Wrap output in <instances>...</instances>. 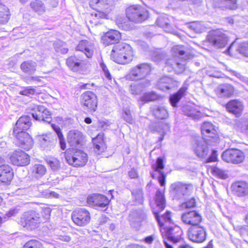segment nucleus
<instances>
[{
  "instance_id": "obj_1",
  "label": "nucleus",
  "mask_w": 248,
  "mask_h": 248,
  "mask_svg": "<svg viewBox=\"0 0 248 248\" xmlns=\"http://www.w3.org/2000/svg\"><path fill=\"white\" fill-rule=\"evenodd\" d=\"M133 55L130 45L123 43L115 45L110 54L114 61L122 64L131 62L133 59Z\"/></svg>"
},
{
  "instance_id": "obj_2",
  "label": "nucleus",
  "mask_w": 248,
  "mask_h": 248,
  "mask_svg": "<svg viewBox=\"0 0 248 248\" xmlns=\"http://www.w3.org/2000/svg\"><path fill=\"white\" fill-rule=\"evenodd\" d=\"M126 15L130 21L139 23L148 18V12L139 5L129 6L126 9Z\"/></svg>"
},
{
  "instance_id": "obj_3",
  "label": "nucleus",
  "mask_w": 248,
  "mask_h": 248,
  "mask_svg": "<svg viewBox=\"0 0 248 248\" xmlns=\"http://www.w3.org/2000/svg\"><path fill=\"white\" fill-rule=\"evenodd\" d=\"M41 222L40 214L34 211L24 213L20 219L21 225L30 230L37 228Z\"/></svg>"
},
{
  "instance_id": "obj_4",
  "label": "nucleus",
  "mask_w": 248,
  "mask_h": 248,
  "mask_svg": "<svg viewBox=\"0 0 248 248\" xmlns=\"http://www.w3.org/2000/svg\"><path fill=\"white\" fill-rule=\"evenodd\" d=\"M151 67L146 63H140L132 68L127 75V79L130 80H138L144 78L150 72Z\"/></svg>"
},
{
  "instance_id": "obj_5",
  "label": "nucleus",
  "mask_w": 248,
  "mask_h": 248,
  "mask_svg": "<svg viewBox=\"0 0 248 248\" xmlns=\"http://www.w3.org/2000/svg\"><path fill=\"white\" fill-rule=\"evenodd\" d=\"M87 154L81 150H74L72 155L66 154L65 159L67 163L76 167L85 166L88 161Z\"/></svg>"
},
{
  "instance_id": "obj_6",
  "label": "nucleus",
  "mask_w": 248,
  "mask_h": 248,
  "mask_svg": "<svg viewBox=\"0 0 248 248\" xmlns=\"http://www.w3.org/2000/svg\"><path fill=\"white\" fill-rule=\"evenodd\" d=\"M245 157L244 153L237 149H227L221 155V158L224 161L233 164L242 163L244 160Z\"/></svg>"
},
{
  "instance_id": "obj_7",
  "label": "nucleus",
  "mask_w": 248,
  "mask_h": 248,
  "mask_svg": "<svg viewBox=\"0 0 248 248\" xmlns=\"http://www.w3.org/2000/svg\"><path fill=\"white\" fill-rule=\"evenodd\" d=\"M80 104L85 109L91 112H94L97 107V97L92 92L87 91L83 93L80 98Z\"/></svg>"
},
{
  "instance_id": "obj_8",
  "label": "nucleus",
  "mask_w": 248,
  "mask_h": 248,
  "mask_svg": "<svg viewBox=\"0 0 248 248\" xmlns=\"http://www.w3.org/2000/svg\"><path fill=\"white\" fill-rule=\"evenodd\" d=\"M191 186L177 182L171 185L170 191L175 199H185L190 193Z\"/></svg>"
},
{
  "instance_id": "obj_9",
  "label": "nucleus",
  "mask_w": 248,
  "mask_h": 248,
  "mask_svg": "<svg viewBox=\"0 0 248 248\" xmlns=\"http://www.w3.org/2000/svg\"><path fill=\"white\" fill-rule=\"evenodd\" d=\"M187 236L188 239L193 242L202 243L206 237L205 229L200 225L191 226L187 231Z\"/></svg>"
},
{
  "instance_id": "obj_10",
  "label": "nucleus",
  "mask_w": 248,
  "mask_h": 248,
  "mask_svg": "<svg viewBox=\"0 0 248 248\" xmlns=\"http://www.w3.org/2000/svg\"><path fill=\"white\" fill-rule=\"evenodd\" d=\"M151 206L153 212L158 224L160 226H163V222L161 220L158 213L164 209L165 207V200L164 194L159 190L156 191L155 202L152 203Z\"/></svg>"
},
{
  "instance_id": "obj_11",
  "label": "nucleus",
  "mask_w": 248,
  "mask_h": 248,
  "mask_svg": "<svg viewBox=\"0 0 248 248\" xmlns=\"http://www.w3.org/2000/svg\"><path fill=\"white\" fill-rule=\"evenodd\" d=\"M13 135L16 139V143L19 147L26 150L32 147L33 140L30 135L25 131L18 132L16 130H13Z\"/></svg>"
},
{
  "instance_id": "obj_12",
  "label": "nucleus",
  "mask_w": 248,
  "mask_h": 248,
  "mask_svg": "<svg viewBox=\"0 0 248 248\" xmlns=\"http://www.w3.org/2000/svg\"><path fill=\"white\" fill-rule=\"evenodd\" d=\"M72 219L78 226H84L88 224L91 219L89 212L84 208H79L73 212Z\"/></svg>"
},
{
  "instance_id": "obj_13",
  "label": "nucleus",
  "mask_w": 248,
  "mask_h": 248,
  "mask_svg": "<svg viewBox=\"0 0 248 248\" xmlns=\"http://www.w3.org/2000/svg\"><path fill=\"white\" fill-rule=\"evenodd\" d=\"M182 231L180 227L174 226L168 229L166 233L167 239L164 238V243L166 248H173L171 245L168 242L170 241L173 243L179 242L181 239Z\"/></svg>"
},
{
  "instance_id": "obj_14",
  "label": "nucleus",
  "mask_w": 248,
  "mask_h": 248,
  "mask_svg": "<svg viewBox=\"0 0 248 248\" xmlns=\"http://www.w3.org/2000/svg\"><path fill=\"white\" fill-rule=\"evenodd\" d=\"M31 115L36 120L43 121L48 124H50L52 120L50 112L42 106L35 107L32 110Z\"/></svg>"
},
{
  "instance_id": "obj_15",
  "label": "nucleus",
  "mask_w": 248,
  "mask_h": 248,
  "mask_svg": "<svg viewBox=\"0 0 248 248\" xmlns=\"http://www.w3.org/2000/svg\"><path fill=\"white\" fill-rule=\"evenodd\" d=\"M11 163L18 166H24L28 165L30 162V156L22 151H15L10 157Z\"/></svg>"
},
{
  "instance_id": "obj_16",
  "label": "nucleus",
  "mask_w": 248,
  "mask_h": 248,
  "mask_svg": "<svg viewBox=\"0 0 248 248\" xmlns=\"http://www.w3.org/2000/svg\"><path fill=\"white\" fill-rule=\"evenodd\" d=\"M232 193L235 196L244 198L248 196V183L244 181H237L231 186Z\"/></svg>"
},
{
  "instance_id": "obj_17",
  "label": "nucleus",
  "mask_w": 248,
  "mask_h": 248,
  "mask_svg": "<svg viewBox=\"0 0 248 248\" xmlns=\"http://www.w3.org/2000/svg\"><path fill=\"white\" fill-rule=\"evenodd\" d=\"M87 202L90 206L104 208L108 205L109 201L101 194H93L88 197Z\"/></svg>"
},
{
  "instance_id": "obj_18",
  "label": "nucleus",
  "mask_w": 248,
  "mask_h": 248,
  "mask_svg": "<svg viewBox=\"0 0 248 248\" xmlns=\"http://www.w3.org/2000/svg\"><path fill=\"white\" fill-rule=\"evenodd\" d=\"M201 133L202 139L210 140L209 138L213 139V140H216L217 131L214 126L211 123L204 122L201 127Z\"/></svg>"
},
{
  "instance_id": "obj_19",
  "label": "nucleus",
  "mask_w": 248,
  "mask_h": 248,
  "mask_svg": "<svg viewBox=\"0 0 248 248\" xmlns=\"http://www.w3.org/2000/svg\"><path fill=\"white\" fill-rule=\"evenodd\" d=\"M227 110L236 117L240 116L244 108L243 102L239 100L234 99L230 101L226 105Z\"/></svg>"
},
{
  "instance_id": "obj_20",
  "label": "nucleus",
  "mask_w": 248,
  "mask_h": 248,
  "mask_svg": "<svg viewBox=\"0 0 248 248\" xmlns=\"http://www.w3.org/2000/svg\"><path fill=\"white\" fill-rule=\"evenodd\" d=\"M181 218L184 223L190 225L191 226L199 225L202 221L201 216L195 211L183 214Z\"/></svg>"
},
{
  "instance_id": "obj_21",
  "label": "nucleus",
  "mask_w": 248,
  "mask_h": 248,
  "mask_svg": "<svg viewBox=\"0 0 248 248\" xmlns=\"http://www.w3.org/2000/svg\"><path fill=\"white\" fill-rule=\"evenodd\" d=\"M84 140L82 133L76 130L70 131L67 134V141L72 147L81 145Z\"/></svg>"
},
{
  "instance_id": "obj_22",
  "label": "nucleus",
  "mask_w": 248,
  "mask_h": 248,
  "mask_svg": "<svg viewBox=\"0 0 248 248\" xmlns=\"http://www.w3.org/2000/svg\"><path fill=\"white\" fill-rule=\"evenodd\" d=\"M206 140L201 139L195 141L193 149L196 155L200 157H204L208 154V150Z\"/></svg>"
},
{
  "instance_id": "obj_23",
  "label": "nucleus",
  "mask_w": 248,
  "mask_h": 248,
  "mask_svg": "<svg viewBox=\"0 0 248 248\" xmlns=\"http://www.w3.org/2000/svg\"><path fill=\"white\" fill-rule=\"evenodd\" d=\"M164 166L163 160L160 157L157 158L156 162L152 165V169L155 172H157L159 174L157 179L161 186H164L165 185L166 175L162 170Z\"/></svg>"
},
{
  "instance_id": "obj_24",
  "label": "nucleus",
  "mask_w": 248,
  "mask_h": 248,
  "mask_svg": "<svg viewBox=\"0 0 248 248\" xmlns=\"http://www.w3.org/2000/svg\"><path fill=\"white\" fill-rule=\"evenodd\" d=\"M14 173L12 168L8 165L0 166V182L7 184L13 179Z\"/></svg>"
},
{
  "instance_id": "obj_25",
  "label": "nucleus",
  "mask_w": 248,
  "mask_h": 248,
  "mask_svg": "<svg viewBox=\"0 0 248 248\" xmlns=\"http://www.w3.org/2000/svg\"><path fill=\"white\" fill-rule=\"evenodd\" d=\"M121 38V33L116 30H110L102 37V41L104 44L109 45L118 42Z\"/></svg>"
},
{
  "instance_id": "obj_26",
  "label": "nucleus",
  "mask_w": 248,
  "mask_h": 248,
  "mask_svg": "<svg viewBox=\"0 0 248 248\" xmlns=\"http://www.w3.org/2000/svg\"><path fill=\"white\" fill-rule=\"evenodd\" d=\"M177 82L168 77L164 76L158 81L157 87L162 91H167L177 86Z\"/></svg>"
},
{
  "instance_id": "obj_27",
  "label": "nucleus",
  "mask_w": 248,
  "mask_h": 248,
  "mask_svg": "<svg viewBox=\"0 0 248 248\" xmlns=\"http://www.w3.org/2000/svg\"><path fill=\"white\" fill-rule=\"evenodd\" d=\"M145 216L143 210L140 209L133 211L129 216L131 225L135 228L140 226L141 222L145 219Z\"/></svg>"
},
{
  "instance_id": "obj_28",
  "label": "nucleus",
  "mask_w": 248,
  "mask_h": 248,
  "mask_svg": "<svg viewBox=\"0 0 248 248\" xmlns=\"http://www.w3.org/2000/svg\"><path fill=\"white\" fill-rule=\"evenodd\" d=\"M38 140L41 146L44 148H51L56 143L55 136L51 133L39 136Z\"/></svg>"
},
{
  "instance_id": "obj_29",
  "label": "nucleus",
  "mask_w": 248,
  "mask_h": 248,
  "mask_svg": "<svg viewBox=\"0 0 248 248\" xmlns=\"http://www.w3.org/2000/svg\"><path fill=\"white\" fill-rule=\"evenodd\" d=\"M77 50L84 52L88 58H91L93 53V44L87 40L81 41L78 46Z\"/></svg>"
},
{
  "instance_id": "obj_30",
  "label": "nucleus",
  "mask_w": 248,
  "mask_h": 248,
  "mask_svg": "<svg viewBox=\"0 0 248 248\" xmlns=\"http://www.w3.org/2000/svg\"><path fill=\"white\" fill-rule=\"evenodd\" d=\"M149 129L153 132H156L160 134L159 140L162 141L167 130L169 129V126L162 122L153 123L149 125Z\"/></svg>"
},
{
  "instance_id": "obj_31",
  "label": "nucleus",
  "mask_w": 248,
  "mask_h": 248,
  "mask_svg": "<svg viewBox=\"0 0 248 248\" xmlns=\"http://www.w3.org/2000/svg\"><path fill=\"white\" fill-rule=\"evenodd\" d=\"M31 125V119L28 116H22L17 120L13 130H16L18 132L25 131L28 129Z\"/></svg>"
},
{
  "instance_id": "obj_32",
  "label": "nucleus",
  "mask_w": 248,
  "mask_h": 248,
  "mask_svg": "<svg viewBox=\"0 0 248 248\" xmlns=\"http://www.w3.org/2000/svg\"><path fill=\"white\" fill-rule=\"evenodd\" d=\"M36 63L32 61H25L20 65L21 70L25 73L32 75L36 70Z\"/></svg>"
},
{
  "instance_id": "obj_33",
  "label": "nucleus",
  "mask_w": 248,
  "mask_h": 248,
  "mask_svg": "<svg viewBox=\"0 0 248 248\" xmlns=\"http://www.w3.org/2000/svg\"><path fill=\"white\" fill-rule=\"evenodd\" d=\"M154 116L159 119H164L168 117L169 114L167 109L164 106H155L152 109Z\"/></svg>"
},
{
  "instance_id": "obj_34",
  "label": "nucleus",
  "mask_w": 248,
  "mask_h": 248,
  "mask_svg": "<svg viewBox=\"0 0 248 248\" xmlns=\"http://www.w3.org/2000/svg\"><path fill=\"white\" fill-rule=\"evenodd\" d=\"M30 6L34 12L40 15H43L46 11L45 4L40 0H32L30 3Z\"/></svg>"
},
{
  "instance_id": "obj_35",
  "label": "nucleus",
  "mask_w": 248,
  "mask_h": 248,
  "mask_svg": "<svg viewBox=\"0 0 248 248\" xmlns=\"http://www.w3.org/2000/svg\"><path fill=\"white\" fill-rule=\"evenodd\" d=\"M218 8L222 10H235L237 8L236 0H223L218 4Z\"/></svg>"
},
{
  "instance_id": "obj_36",
  "label": "nucleus",
  "mask_w": 248,
  "mask_h": 248,
  "mask_svg": "<svg viewBox=\"0 0 248 248\" xmlns=\"http://www.w3.org/2000/svg\"><path fill=\"white\" fill-rule=\"evenodd\" d=\"M186 90V87H182L180 89L177 93L170 96V104L173 107H175L177 106V103L184 95Z\"/></svg>"
},
{
  "instance_id": "obj_37",
  "label": "nucleus",
  "mask_w": 248,
  "mask_h": 248,
  "mask_svg": "<svg viewBox=\"0 0 248 248\" xmlns=\"http://www.w3.org/2000/svg\"><path fill=\"white\" fill-rule=\"evenodd\" d=\"M82 61L76 56H71L66 60L67 66L73 71H78L80 67Z\"/></svg>"
},
{
  "instance_id": "obj_38",
  "label": "nucleus",
  "mask_w": 248,
  "mask_h": 248,
  "mask_svg": "<svg viewBox=\"0 0 248 248\" xmlns=\"http://www.w3.org/2000/svg\"><path fill=\"white\" fill-rule=\"evenodd\" d=\"M46 168L42 164H35L32 168V173L33 176L39 178L44 175L46 172Z\"/></svg>"
},
{
  "instance_id": "obj_39",
  "label": "nucleus",
  "mask_w": 248,
  "mask_h": 248,
  "mask_svg": "<svg viewBox=\"0 0 248 248\" xmlns=\"http://www.w3.org/2000/svg\"><path fill=\"white\" fill-rule=\"evenodd\" d=\"M158 98L157 95L154 92H149L144 93L138 99L139 102H141L142 104L150 101L156 100Z\"/></svg>"
},
{
  "instance_id": "obj_40",
  "label": "nucleus",
  "mask_w": 248,
  "mask_h": 248,
  "mask_svg": "<svg viewBox=\"0 0 248 248\" xmlns=\"http://www.w3.org/2000/svg\"><path fill=\"white\" fill-rule=\"evenodd\" d=\"M233 91V88L230 84H225L220 88V95L222 97H230L232 95Z\"/></svg>"
},
{
  "instance_id": "obj_41",
  "label": "nucleus",
  "mask_w": 248,
  "mask_h": 248,
  "mask_svg": "<svg viewBox=\"0 0 248 248\" xmlns=\"http://www.w3.org/2000/svg\"><path fill=\"white\" fill-rule=\"evenodd\" d=\"M9 19L7 8L0 3V24L7 23Z\"/></svg>"
},
{
  "instance_id": "obj_42",
  "label": "nucleus",
  "mask_w": 248,
  "mask_h": 248,
  "mask_svg": "<svg viewBox=\"0 0 248 248\" xmlns=\"http://www.w3.org/2000/svg\"><path fill=\"white\" fill-rule=\"evenodd\" d=\"M188 27L197 33H201L205 30V26L202 23L198 21L189 23Z\"/></svg>"
},
{
  "instance_id": "obj_43",
  "label": "nucleus",
  "mask_w": 248,
  "mask_h": 248,
  "mask_svg": "<svg viewBox=\"0 0 248 248\" xmlns=\"http://www.w3.org/2000/svg\"><path fill=\"white\" fill-rule=\"evenodd\" d=\"M116 24L118 27L124 30H129L131 29L129 23L126 21L124 17L118 16L116 19Z\"/></svg>"
},
{
  "instance_id": "obj_44",
  "label": "nucleus",
  "mask_w": 248,
  "mask_h": 248,
  "mask_svg": "<svg viewBox=\"0 0 248 248\" xmlns=\"http://www.w3.org/2000/svg\"><path fill=\"white\" fill-rule=\"evenodd\" d=\"M228 41V37L227 34L218 30V47H223L225 46Z\"/></svg>"
},
{
  "instance_id": "obj_45",
  "label": "nucleus",
  "mask_w": 248,
  "mask_h": 248,
  "mask_svg": "<svg viewBox=\"0 0 248 248\" xmlns=\"http://www.w3.org/2000/svg\"><path fill=\"white\" fill-rule=\"evenodd\" d=\"M94 2L98 8H100L102 11L107 13L108 11L109 4L108 0H93L92 3Z\"/></svg>"
},
{
  "instance_id": "obj_46",
  "label": "nucleus",
  "mask_w": 248,
  "mask_h": 248,
  "mask_svg": "<svg viewBox=\"0 0 248 248\" xmlns=\"http://www.w3.org/2000/svg\"><path fill=\"white\" fill-rule=\"evenodd\" d=\"M99 138V136H98L95 138L93 139V143L94 144V150L98 154L103 152L106 149L105 146L102 141L100 142H97Z\"/></svg>"
},
{
  "instance_id": "obj_47",
  "label": "nucleus",
  "mask_w": 248,
  "mask_h": 248,
  "mask_svg": "<svg viewBox=\"0 0 248 248\" xmlns=\"http://www.w3.org/2000/svg\"><path fill=\"white\" fill-rule=\"evenodd\" d=\"M51 212V209L49 207H44L42 208L41 215H40L42 222H45L49 220Z\"/></svg>"
},
{
  "instance_id": "obj_48",
  "label": "nucleus",
  "mask_w": 248,
  "mask_h": 248,
  "mask_svg": "<svg viewBox=\"0 0 248 248\" xmlns=\"http://www.w3.org/2000/svg\"><path fill=\"white\" fill-rule=\"evenodd\" d=\"M172 51L176 56L177 55L180 56L185 55L183 58H184L185 60L189 59V57H187L186 52L185 50L184 47L182 46H174L172 48Z\"/></svg>"
},
{
  "instance_id": "obj_49",
  "label": "nucleus",
  "mask_w": 248,
  "mask_h": 248,
  "mask_svg": "<svg viewBox=\"0 0 248 248\" xmlns=\"http://www.w3.org/2000/svg\"><path fill=\"white\" fill-rule=\"evenodd\" d=\"M47 163L53 170H57L60 168V162L55 158L48 159L47 160Z\"/></svg>"
},
{
  "instance_id": "obj_50",
  "label": "nucleus",
  "mask_w": 248,
  "mask_h": 248,
  "mask_svg": "<svg viewBox=\"0 0 248 248\" xmlns=\"http://www.w3.org/2000/svg\"><path fill=\"white\" fill-rule=\"evenodd\" d=\"M23 248H43L41 242L36 240H31L27 242Z\"/></svg>"
},
{
  "instance_id": "obj_51",
  "label": "nucleus",
  "mask_w": 248,
  "mask_h": 248,
  "mask_svg": "<svg viewBox=\"0 0 248 248\" xmlns=\"http://www.w3.org/2000/svg\"><path fill=\"white\" fill-rule=\"evenodd\" d=\"M122 116L126 122L130 124L132 123L133 119L129 108H125L123 109Z\"/></svg>"
},
{
  "instance_id": "obj_52",
  "label": "nucleus",
  "mask_w": 248,
  "mask_h": 248,
  "mask_svg": "<svg viewBox=\"0 0 248 248\" xmlns=\"http://www.w3.org/2000/svg\"><path fill=\"white\" fill-rule=\"evenodd\" d=\"M238 51L245 57H248V42L241 43L238 47Z\"/></svg>"
},
{
  "instance_id": "obj_53",
  "label": "nucleus",
  "mask_w": 248,
  "mask_h": 248,
  "mask_svg": "<svg viewBox=\"0 0 248 248\" xmlns=\"http://www.w3.org/2000/svg\"><path fill=\"white\" fill-rule=\"evenodd\" d=\"M207 40L212 45H215L217 40V32L216 31L209 32L207 36Z\"/></svg>"
},
{
  "instance_id": "obj_54",
  "label": "nucleus",
  "mask_w": 248,
  "mask_h": 248,
  "mask_svg": "<svg viewBox=\"0 0 248 248\" xmlns=\"http://www.w3.org/2000/svg\"><path fill=\"white\" fill-rule=\"evenodd\" d=\"M185 114L186 116L191 117L194 120L198 119L201 116V113L200 111L193 108L190 109L189 111H185Z\"/></svg>"
},
{
  "instance_id": "obj_55",
  "label": "nucleus",
  "mask_w": 248,
  "mask_h": 248,
  "mask_svg": "<svg viewBox=\"0 0 248 248\" xmlns=\"http://www.w3.org/2000/svg\"><path fill=\"white\" fill-rule=\"evenodd\" d=\"M196 205L195 200L194 198H191L188 201L183 202L180 207L182 209H186L195 207Z\"/></svg>"
},
{
  "instance_id": "obj_56",
  "label": "nucleus",
  "mask_w": 248,
  "mask_h": 248,
  "mask_svg": "<svg viewBox=\"0 0 248 248\" xmlns=\"http://www.w3.org/2000/svg\"><path fill=\"white\" fill-rule=\"evenodd\" d=\"M91 16L94 20L101 18H105L107 16V14L104 11L101 10H97L91 14Z\"/></svg>"
},
{
  "instance_id": "obj_57",
  "label": "nucleus",
  "mask_w": 248,
  "mask_h": 248,
  "mask_svg": "<svg viewBox=\"0 0 248 248\" xmlns=\"http://www.w3.org/2000/svg\"><path fill=\"white\" fill-rule=\"evenodd\" d=\"M172 70H174L176 73L180 74L182 73L185 70V65L183 63L177 62L174 66L172 67Z\"/></svg>"
},
{
  "instance_id": "obj_58",
  "label": "nucleus",
  "mask_w": 248,
  "mask_h": 248,
  "mask_svg": "<svg viewBox=\"0 0 248 248\" xmlns=\"http://www.w3.org/2000/svg\"><path fill=\"white\" fill-rule=\"evenodd\" d=\"M177 61L174 57H171L168 59L166 62V66L168 67V70L171 71L172 70V67L175 66Z\"/></svg>"
},
{
  "instance_id": "obj_59",
  "label": "nucleus",
  "mask_w": 248,
  "mask_h": 248,
  "mask_svg": "<svg viewBox=\"0 0 248 248\" xmlns=\"http://www.w3.org/2000/svg\"><path fill=\"white\" fill-rule=\"evenodd\" d=\"M132 194L135 200L140 203L142 202L143 193L141 190H139L136 192H132Z\"/></svg>"
},
{
  "instance_id": "obj_60",
  "label": "nucleus",
  "mask_w": 248,
  "mask_h": 248,
  "mask_svg": "<svg viewBox=\"0 0 248 248\" xmlns=\"http://www.w3.org/2000/svg\"><path fill=\"white\" fill-rule=\"evenodd\" d=\"M35 90L33 88L28 87L24 90L20 91V93L22 95L29 96L34 94L35 93Z\"/></svg>"
},
{
  "instance_id": "obj_61",
  "label": "nucleus",
  "mask_w": 248,
  "mask_h": 248,
  "mask_svg": "<svg viewBox=\"0 0 248 248\" xmlns=\"http://www.w3.org/2000/svg\"><path fill=\"white\" fill-rule=\"evenodd\" d=\"M100 67L102 69V70L104 72V75L106 77V78H108V80H111V79H112L111 76L110 74L109 73L107 67L106 66V65L104 63H101Z\"/></svg>"
},
{
  "instance_id": "obj_62",
  "label": "nucleus",
  "mask_w": 248,
  "mask_h": 248,
  "mask_svg": "<svg viewBox=\"0 0 248 248\" xmlns=\"http://www.w3.org/2000/svg\"><path fill=\"white\" fill-rule=\"evenodd\" d=\"M58 138L59 140L61 148L63 150H65L66 148V144L63 135L59 134Z\"/></svg>"
},
{
  "instance_id": "obj_63",
  "label": "nucleus",
  "mask_w": 248,
  "mask_h": 248,
  "mask_svg": "<svg viewBox=\"0 0 248 248\" xmlns=\"http://www.w3.org/2000/svg\"><path fill=\"white\" fill-rule=\"evenodd\" d=\"M55 49L57 51L60 52L62 54H65L68 52V48L63 43H62L60 46H58V45H56Z\"/></svg>"
},
{
  "instance_id": "obj_64",
  "label": "nucleus",
  "mask_w": 248,
  "mask_h": 248,
  "mask_svg": "<svg viewBox=\"0 0 248 248\" xmlns=\"http://www.w3.org/2000/svg\"><path fill=\"white\" fill-rule=\"evenodd\" d=\"M228 177V174L226 171L218 169V178L226 179Z\"/></svg>"
}]
</instances>
